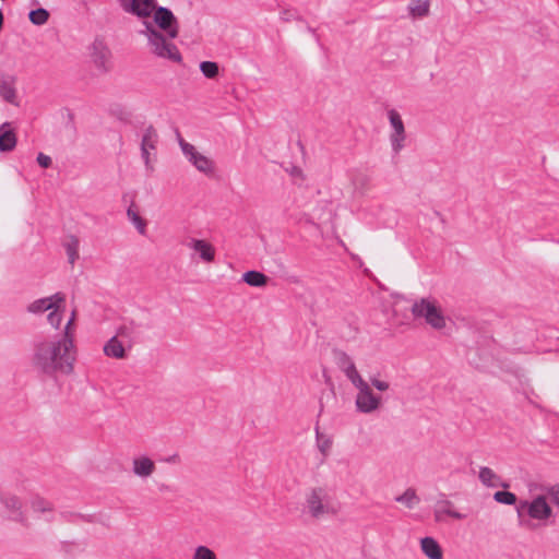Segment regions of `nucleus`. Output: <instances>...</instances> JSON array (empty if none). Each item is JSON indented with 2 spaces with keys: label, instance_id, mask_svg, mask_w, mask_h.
<instances>
[{
  "label": "nucleus",
  "instance_id": "f257e3e1",
  "mask_svg": "<svg viewBox=\"0 0 559 559\" xmlns=\"http://www.w3.org/2000/svg\"><path fill=\"white\" fill-rule=\"evenodd\" d=\"M122 10L143 20L142 34L147 39L150 51L158 58L180 62L181 55L173 43L178 36L177 19L166 8H157L155 0H118Z\"/></svg>",
  "mask_w": 559,
  "mask_h": 559
},
{
  "label": "nucleus",
  "instance_id": "f03ea898",
  "mask_svg": "<svg viewBox=\"0 0 559 559\" xmlns=\"http://www.w3.org/2000/svg\"><path fill=\"white\" fill-rule=\"evenodd\" d=\"M75 360L74 340L60 335L36 341L29 359L34 370L47 377L71 374L74 370Z\"/></svg>",
  "mask_w": 559,
  "mask_h": 559
},
{
  "label": "nucleus",
  "instance_id": "7ed1b4c3",
  "mask_svg": "<svg viewBox=\"0 0 559 559\" xmlns=\"http://www.w3.org/2000/svg\"><path fill=\"white\" fill-rule=\"evenodd\" d=\"M546 484L532 483L528 485V498L520 500L516 511L520 518H526L531 527L548 525L555 511L550 497L545 489Z\"/></svg>",
  "mask_w": 559,
  "mask_h": 559
},
{
  "label": "nucleus",
  "instance_id": "20e7f679",
  "mask_svg": "<svg viewBox=\"0 0 559 559\" xmlns=\"http://www.w3.org/2000/svg\"><path fill=\"white\" fill-rule=\"evenodd\" d=\"M411 313L414 319L423 321L437 332L448 331L452 323L441 301L431 295L415 299L411 307Z\"/></svg>",
  "mask_w": 559,
  "mask_h": 559
},
{
  "label": "nucleus",
  "instance_id": "39448f33",
  "mask_svg": "<svg viewBox=\"0 0 559 559\" xmlns=\"http://www.w3.org/2000/svg\"><path fill=\"white\" fill-rule=\"evenodd\" d=\"M305 513L314 521L336 516L340 503L330 495L324 486H312L307 489L304 498Z\"/></svg>",
  "mask_w": 559,
  "mask_h": 559
},
{
  "label": "nucleus",
  "instance_id": "423d86ee",
  "mask_svg": "<svg viewBox=\"0 0 559 559\" xmlns=\"http://www.w3.org/2000/svg\"><path fill=\"white\" fill-rule=\"evenodd\" d=\"M26 310L34 316L47 313V323L51 328L59 330L64 317V297L58 293L35 299L27 305Z\"/></svg>",
  "mask_w": 559,
  "mask_h": 559
},
{
  "label": "nucleus",
  "instance_id": "0eeeda50",
  "mask_svg": "<svg viewBox=\"0 0 559 559\" xmlns=\"http://www.w3.org/2000/svg\"><path fill=\"white\" fill-rule=\"evenodd\" d=\"M180 148L186 159L201 174L213 177L216 171V165L214 160L202 152L199 147L186 142L185 140L179 141Z\"/></svg>",
  "mask_w": 559,
  "mask_h": 559
},
{
  "label": "nucleus",
  "instance_id": "6e6552de",
  "mask_svg": "<svg viewBox=\"0 0 559 559\" xmlns=\"http://www.w3.org/2000/svg\"><path fill=\"white\" fill-rule=\"evenodd\" d=\"M355 389L357 390L355 406L358 412L362 414H373L380 409L382 399L372 391L367 381Z\"/></svg>",
  "mask_w": 559,
  "mask_h": 559
},
{
  "label": "nucleus",
  "instance_id": "1a4fd4ad",
  "mask_svg": "<svg viewBox=\"0 0 559 559\" xmlns=\"http://www.w3.org/2000/svg\"><path fill=\"white\" fill-rule=\"evenodd\" d=\"M158 144L157 130L148 126L143 130L141 139V156L143 158L145 168L147 171L154 170V164L156 160V150Z\"/></svg>",
  "mask_w": 559,
  "mask_h": 559
},
{
  "label": "nucleus",
  "instance_id": "9d476101",
  "mask_svg": "<svg viewBox=\"0 0 559 559\" xmlns=\"http://www.w3.org/2000/svg\"><path fill=\"white\" fill-rule=\"evenodd\" d=\"M388 119L391 127L389 136L391 148L394 153H400L404 148L406 141V130L402 116L395 109H390L388 110Z\"/></svg>",
  "mask_w": 559,
  "mask_h": 559
},
{
  "label": "nucleus",
  "instance_id": "9b49d317",
  "mask_svg": "<svg viewBox=\"0 0 559 559\" xmlns=\"http://www.w3.org/2000/svg\"><path fill=\"white\" fill-rule=\"evenodd\" d=\"M91 62L102 73L111 68V51L103 39H95L90 47Z\"/></svg>",
  "mask_w": 559,
  "mask_h": 559
},
{
  "label": "nucleus",
  "instance_id": "f8f14e48",
  "mask_svg": "<svg viewBox=\"0 0 559 559\" xmlns=\"http://www.w3.org/2000/svg\"><path fill=\"white\" fill-rule=\"evenodd\" d=\"M128 334L124 326L118 329L116 335L110 337L104 345L103 352L105 356L115 359H123L127 356V347L123 337Z\"/></svg>",
  "mask_w": 559,
  "mask_h": 559
},
{
  "label": "nucleus",
  "instance_id": "ddd939ff",
  "mask_svg": "<svg viewBox=\"0 0 559 559\" xmlns=\"http://www.w3.org/2000/svg\"><path fill=\"white\" fill-rule=\"evenodd\" d=\"M0 98L14 107L21 106V99L19 97L16 88V78L11 74H0Z\"/></svg>",
  "mask_w": 559,
  "mask_h": 559
},
{
  "label": "nucleus",
  "instance_id": "4468645a",
  "mask_svg": "<svg viewBox=\"0 0 559 559\" xmlns=\"http://www.w3.org/2000/svg\"><path fill=\"white\" fill-rule=\"evenodd\" d=\"M131 472L142 480L148 479L156 472V463L145 454L135 455L131 460Z\"/></svg>",
  "mask_w": 559,
  "mask_h": 559
},
{
  "label": "nucleus",
  "instance_id": "2eb2a0df",
  "mask_svg": "<svg viewBox=\"0 0 559 559\" xmlns=\"http://www.w3.org/2000/svg\"><path fill=\"white\" fill-rule=\"evenodd\" d=\"M187 247L193 251L192 258H199L203 263L210 264L215 260V248L205 239L191 238Z\"/></svg>",
  "mask_w": 559,
  "mask_h": 559
},
{
  "label": "nucleus",
  "instance_id": "dca6fc26",
  "mask_svg": "<svg viewBox=\"0 0 559 559\" xmlns=\"http://www.w3.org/2000/svg\"><path fill=\"white\" fill-rule=\"evenodd\" d=\"M432 0H408L405 7L406 17L412 22L428 19L431 15Z\"/></svg>",
  "mask_w": 559,
  "mask_h": 559
},
{
  "label": "nucleus",
  "instance_id": "f3484780",
  "mask_svg": "<svg viewBox=\"0 0 559 559\" xmlns=\"http://www.w3.org/2000/svg\"><path fill=\"white\" fill-rule=\"evenodd\" d=\"M435 520L437 522H444L447 518H451L454 520H464L466 514L461 513L454 507V504L449 500H440L436 503L433 509Z\"/></svg>",
  "mask_w": 559,
  "mask_h": 559
},
{
  "label": "nucleus",
  "instance_id": "a211bd4d",
  "mask_svg": "<svg viewBox=\"0 0 559 559\" xmlns=\"http://www.w3.org/2000/svg\"><path fill=\"white\" fill-rule=\"evenodd\" d=\"M16 135L11 123L3 122L0 126V152H11L16 146Z\"/></svg>",
  "mask_w": 559,
  "mask_h": 559
},
{
  "label": "nucleus",
  "instance_id": "6ab92c4d",
  "mask_svg": "<svg viewBox=\"0 0 559 559\" xmlns=\"http://www.w3.org/2000/svg\"><path fill=\"white\" fill-rule=\"evenodd\" d=\"M419 546L427 559H443V549L433 537L427 536L421 538Z\"/></svg>",
  "mask_w": 559,
  "mask_h": 559
},
{
  "label": "nucleus",
  "instance_id": "aec40b11",
  "mask_svg": "<svg viewBox=\"0 0 559 559\" xmlns=\"http://www.w3.org/2000/svg\"><path fill=\"white\" fill-rule=\"evenodd\" d=\"M1 502L8 511L14 514L16 521L25 522L26 516L23 512V502L19 497L13 495L3 496Z\"/></svg>",
  "mask_w": 559,
  "mask_h": 559
},
{
  "label": "nucleus",
  "instance_id": "412c9836",
  "mask_svg": "<svg viewBox=\"0 0 559 559\" xmlns=\"http://www.w3.org/2000/svg\"><path fill=\"white\" fill-rule=\"evenodd\" d=\"M341 369L355 388L366 382L350 359L344 357L341 362Z\"/></svg>",
  "mask_w": 559,
  "mask_h": 559
},
{
  "label": "nucleus",
  "instance_id": "4be33fe9",
  "mask_svg": "<svg viewBox=\"0 0 559 559\" xmlns=\"http://www.w3.org/2000/svg\"><path fill=\"white\" fill-rule=\"evenodd\" d=\"M316 441L317 449L320 454L324 457L331 454L334 439L331 435L320 431L319 427H316Z\"/></svg>",
  "mask_w": 559,
  "mask_h": 559
},
{
  "label": "nucleus",
  "instance_id": "5701e85b",
  "mask_svg": "<svg viewBox=\"0 0 559 559\" xmlns=\"http://www.w3.org/2000/svg\"><path fill=\"white\" fill-rule=\"evenodd\" d=\"M395 501L407 509H414L420 502V499L414 488H407L395 498Z\"/></svg>",
  "mask_w": 559,
  "mask_h": 559
},
{
  "label": "nucleus",
  "instance_id": "b1692460",
  "mask_svg": "<svg viewBox=\"0 0 559 559\" xmlns=\"http://www.w3.org/2000/svg\"><path fill=\"white\" fill-rule=\"evenodd\" d=\"M242 280L250 286L262 287L266 285L267 277L258 271H248L242 275Z\"/></svg>",
  "mask_w": 559,
  "mask_h": 559
},
{
  "label": "nucleus",
  "instance_id": "393cba45",
  "mask_svg": "<svg viewBox=\"0 0 559 559\" xmlns=\"http://www.w3.org/2000/svg\"><path fill=\"white\" fill-rule=\"evenodd\" d=\"M127 216L129 218V221L134 225V227L136 228V230L141 234V235H145L146 233V226H147V223L146 221L139 214V212L132 207H129L128 211H127Z\"/></svg>",
  "mask_w": 559,
  "mask_h": 559
},
{
  "label": "nucleus",
  "instance_id": "a878e982",
  "mask_svg": "<svg viewBox=\"0 0 559 559\" xmlns=\"http://www.w3.org/2000/svg\"><path fill=\"white\" fill-rule=\"evenodd\" d=\"M31 508L37 513H48L53 510L52 503L41 497H35L31 502Z\"/></svg>",
  "mask_w": 559,
  "mask_h": 559
},
{
  "label": "nucleus",
  "instance_id": "bb28decb",
  "mask_svg": "<svg viewBox=\"0 0 559 559\" xmlns=\"http://www.w3.org/2000/svg\"><path fill=\"white\" fill-rule=\"evenodd\" d=\"M202 74L207 79H215L219 74V67L213 61H202L200 63Z\"/></svg>",
  "mask_w": 559,
  "mask_h": 559
},
{
  "label": "nucleus",
  "instance_id": "cd10ccee",
  "mask_svg": "<svg viewBox=\"0 0 559 559\" xmlns=\"http://www.w3.org/2000/svg\"><path fill=\"white\" fill-rule=\"evenodd\" d=\"M28 17L33 24L44 25L49 19V12L46 9L39 8L31 11Z\"/></svg>",
  "mask_w": 559,
  "mask_h": 559
},
{
  "label": "nucleus",
  "instance_id": "c85d7f7f",
  "mask_svg": "<svg viewBox=\"0 0 559 559\" xmlns=\"http://www.w3.org/2000/svg\"><path fill=\"white\" fill-rule=\"evenodd\" d=\"M191 559H217L216 554L207 546H197Z\"/></svg>",
  "mask_w": 559,
  "mask_h": 559
},
{
  "label": "nucleus",
  "instance_id": "c756f323",
  "mask_svg": "<svg viewBox=\"0 0 559 559\" xmlns=\"http://www.w3.org/2000/svg\"><path fill=\"white\" fill-rule=\"evenodd\" d=\"M79 239L75 237H70L67 242V252L70 259V262L73 263L79 257Z\"/></svg>",
  "mask_w": 559,
  "mask_h": 559
},
{
  "label": "nucleus",
  "instance_id": "7c9ffc66",
  "mask_svg": "<svg viewBox=\"0 0 559 559\" xmlns=\"http://www.w3.org/2000/svg\"><path fill=\"white\" fill-rule=\"evenodd\" d=\"M479 478L487 486H495L497 481L496 474L488 467H483L480 469Z\"/></svg>",
  "mask_w": 559,
  "mask_h": 559
},
{
  "label": "nucleus",
  "instance_id": "2f4dec72",
  "mask_svg": "<svg viewBox=\"0 0 559 559\" xmlns=\"http://www.w3.org/2000/svg\"><path fill=\"white\" fill-rule=\"evenodd\" d=\"M493 498L497 502L504 504H514L516 502L515 495L509 491H497Z\"/></svg>",
  "mask_w": 559,
  "mask_h": 559
},
{
  "label": "nucleus",
  "instance_id": "473e14b6",
  "mask_svg": "<svg viewBox=\"0 0 559 559\" xmlns=\"http://www.w3.org/2000/svg\"><path fill=\"white\" fill-rule=\"evenodd\" d=\"M285 171L296 182L304 181L306 179V175H305L302 168L297 165H290L289 167H286Z\"/></svg>",
  "mask_w": 559,
  "mask_h": 559
},
{
  "label": "nucleus",
  "instance_id": "72a5a7b5",
  "mask_svg": "<svg viewBox=\"0 0 559 559\" xmlns=\"http://www.w3.org/2000/svg\"><path fill=\"white\" fill-rule=\"evenodd\" d=\"M545 489L549 493L551 501L559 508V483L546 484Z\"/></svg>",
  "mask_w": 559,
  "mask_h": 559
},
{
  "label": "nucleus",
  "instance_id": "f704fd0d",
  "mask_svg": "<svg viewBox=\"0 0 559 559\" xmlns=\"http://www.w3.org/2000/svg\"><path fill=\"white\" fill-rule=\"evenodd\" d=\"M74 320H75V312H72L71 317H69V320L67 321V323L63 328L62 333L59 334L60 336H69L71 340H74V335H73Z\"/></svg>",
  "mask_w": 559,
  "mask_h": 559
},
{
  "label": "nucleus",
  "instance_id": "c9c22d12",
  "mask_svg": "<svg viewBox=\"0 0 559 559\" xmlns=\"http://www.w3.org/2000/svg\"><path fill=\"white\" fill-rule=\"evenodd\" d=\"M371 385L381 392H385L390 389L389 382L378 378L371 379Z\"/></svg>",
  "mask_w": 559,
  "mask_h": 559
},
{
  "label": "nucleus",
  "instance_id": "e433bc0d",
  "mask_svg": "<svg viewBox=\"0 0 559 559\" xmlns=\"http://www.w3.org/2000/svg\"><path fill=\"white\" fill-rule=\"evenodd\" d=\"M37 163H38V165H39L40 167H43V168H48V167H50V166H51V163H52V162H51L50 156H48V155H46V154H44V153H39V154L37 155Z\"/></svg>",
  "mask_w": 559,
  "mask_h": 559
},
{
  "label": "nucleus",
  "instance_id": "4c0bfd02",
  "mask_svg": "<svg viewBox=\"0 0 559 559\" xmlns=\"http://www.w3.org/2000/svg\"><path fill=\"white\" fill-rule=\"evenodd\" d=\"M479 3H481V4H483V0H479Z\"/></svg>",
  "mask_w": 559,
  "mask_h": 559
}]
</instances>
